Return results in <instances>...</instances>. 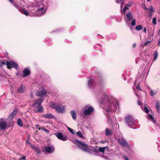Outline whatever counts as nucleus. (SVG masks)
<instances>
[{
	"instance_id": "1",
	"label": "nucleus",
	"mask_w": 160,
	"mask_h": 160,
	"mask_svg": "<svg viewBox=\"0 0 160 160\" xmlns=\"http://www.w3.org/2000/svg\"><path fill=\"white\" fill-rule=\"evenodd\" d=\"M104 98H103L101 102L102 103L106 102L108 107H106L105 109L108 113L109 112L116 111L118 107L117 101L114 100V99L107 94L104 95Z\"/></svg>"
},
{
	"instance_id": "2",
	"label": "nucleus",
	"mask_w": 160,
	"mask_h": 160,
	"mask_svg": "<svg viewBox=\"0 0 160 160\" xmlns=\"http://www.w3.org/2000/svg\"><path fill=\"white\" fill-rule=\"evenodd\" d=\"M73 142L77 145V147L83 151L87 152L90 153H92V147H89L85 143L77 139L75 140Z\"/></svg>"
},
{
	"instance_id": "3",
	"label": "nucleus",
	"mask_w": 160,
	"mask_h": 160,
	"mask_svg": "<svg viewBox=\"0 0 160 160\" xmlns=\"http://www.w3.org/2000/svg\"><path fill=\"white\" fill-rule=\"evenodd\" d=\"M125 121L126 124L127 126L131 128L135 124V120L131 116L128 115L125 117Z\"/></svg>"
},
{
	"instance_id": "4",
	"label": "nucleus",
	"mask_w": 160,
	"mask_h": 160,
	"mask_svg": "<svg viewBox=\"0 0 160 160\" xmlns=\"http://www.w3.org/2000/svg\"><path fill=\"white\" fill-rule=\"evenodd\" d=\"M6 65L8 67V68L10 69L11 67H13L17 70L18 69V64L15 62H9L7 61L6 62Z\"/></svg>"
},
{
	"instance_id": "5",
	"label": "nucleus",
	"mask_w": 160,
	"mask_h": 160,
	"mask_svg": "<svg viewBox=\"0 0 160 160\" xmlns=\"http://www.w3.org/2000/svg\"><path fill=\"white\" fill-rule=\"evenodd\" d=\"M85 110L83 113L85 115H89L93 112V108L92 107H89L88 105L86 106L84 108Z\"/></svg>"
},
{
	"instance_id": "6",
	"label": "nucleus",
	"mask_w": 160,
	"mask_h": 160,
	"mask_svg": "<svg viewBox=\"0 0 160 160\" xmlns=\"http://www.w3.org/2000/svg\"><path fill=\"white\" fill-rule=\"evenodd\" d=\"M54 134L59 139L63 141H66L68 139V137L66 135L63 136L61 132H56Z\"/></svg>"
},
{
	"instance_id": "7",
	"label": "nucleus",
	"mask_w": 160,
	"mask_h": 160,
	"mask_svg": "<svg viewBox=\"0 0 160 160\" xmlns=\"http://www.w3.org/2000/svg\"><path fill=\"white\" fill-rule=\"evenodd\" d=\"M44 150L49 153H52L54 152V148L52 146L49 144L45 147Z\"/></svg>"
},
{
	"instance_id": "8",
	"label": "nucleus",
	"mask_w": 160,
	"mask_h": 160,
	"mask_svg": "<svg viewBox=\"0 0 160 160\" xmlns=\"http://www.w3.org/2000/svg\"><path fill=\"white\" fill-rule=\"evenodd\" d=\"M118 142L122 146L126 147H128L129 145L126 141L123 138H119L118 139Z\"/></svg>"
},
{
	"instance_id": "9",
	"label": "nucleus",
	"mask_w": 160,
	"mask_h": 160,
	"mask_svg": "<svg viewBox=\"0 0 160 160\" xmlns=\"http://www.w3.org/2000/svg\"><path fill=\"white\" fill-rule=\"evenodd\" d=\"M43 99L39 98L37 99L35 101L34 103L32 104V106L35 108L38 107L41 105L42 102H43Z\"/></svg>"
},
{
	"instance_id": "10",
	"label": "nucleus",
	"mask_w": 160,
	"mask_h": 160,
	"mask_svg": "<svg viewBox=\"0 0 160 160\" xmlns=\"http://www.w3.org/2000/svg\"><path fill=\"white\" fill-rule=\"evenodd\" d=\"M65 110V107L63 105L58 104L56 108V112L58 113L64 112Z\"/></svg>"
},
{
	"instance_id": "11",
	"label": "nucleus",
	"mask_w": 160,
	"mask_h": 160,
	"mask_svg": "<svg viewBox=\"0 0 160 160\" xmlns=\"http://www.w3.org/2000/svg\"><path fill=\"white\" fill-rule=\"evenodd\" d=\"M47 91L45 90L38 91L36 92V95L38 97H43L45 96Z\"/></svg>"
},
{
	"instance_id": "12",
	"label": "nucleus",
	"mask_w": 160,
	"mask_h": 160,
	"mask_svg": "<svg viewBox=\"0 0 160 160\" xmlns=\"http://www.w3.org/2000/svg\"><path fill=\"white\" fill-rule=\"evenodd\" d=\"M7 127V123L3 119H0V128L2 130H4Z\"/></svg>"
},
{
	"instance_id": "13",
	"label": "nucleus",
	"mask_w": 160,
	"mask_h": 160,
	"mask_svg": "<svg viewBox=\"0 0 160 160\" xmlns=\"http://www.w3.org/2000/svg\"><path fill=\"white\" fill-rule=\"evenodd\" d=\"M42 116L45 118L48 119L53 118H54V116L52 114L50 113H47L46 114H42Z\"/></svg>"
},
{
	"instance_id": "14",
	"label": "nucleus",
	"mask_w": 160,
	"mask_h": 160,
	"mask_svg": "<svg viewBox=\"0 0 160 160\" xmlns=\"http://www.w3.org/2000/svg\"><path fill=\"white\" fill-rule=\"evenodd\" d=\"M46 11V9H44L43 7L41 8L38 10V12L39 13L37 16L38 17L41 16Z\"/></svg>"
},
{
	"instance_id": "15",
	"label": "nucleus",
	"mask_w": 160,
	"mask_h": 160,
	"mask_svg": "<svg viewBox=\"0 0 160 160\" xmlns=\"http://www.w3.org/2000/svg\"><path fill=\"white\" fill-rule=\"evenodd\" d=\"M30 71L29 69L28 68H25L23 71L22 77H26L28 75H30Z\"/></svg>"
},
{
	"instance_id": "16",
	"label": "nucleus",
	"mask_w": 160,
	"mask_h": 160,
	"mask_svg": "<svg viewBox=\"0 0 160 160\" xmlns=\"http://www.w3.org/2000/svg\"><path fill=\"white\" fill-rule=\"evenodd\" d=\"M155 107L158 112L160 113V101H157L155 103Z\"/></svg>"
},
{
	"instance_id": "17",
	"label": "nucleus",
	"mask_w": 160,
	"mask_h": 160,
	"mask_svg": "<svg viewBox=\"0 0 160 160\" xmlns=\"http://www.w3.org/2000/svg\"><path fill=\"white\" fill-rule=\"evenodd\" d=\"M132 4V2H129V4H126L125 6L123 9V12L125 14L126 11V10L128 9L129 7H130Z\"/></svg>"
},
{
	"instance_id": "18",
	"label": "nucleus",
	"mask_w": 160,
	"mask_h": 160,
	"mask_svg": "<svg viewBox=\"0 0 160 160\" xmlns=\"http://www.w3.org/2000/svg\"><path fill=\"white\" fill-rule=\"evenodd\" d=\"M17 112V110H14L8 116V118L11 119H13L16 115Z\"/></svg>"
},
{
	"instance_id": "19",
	"label": "nucleus",
	"mask_w": 160,
	"mask_h": 160,
	"mask_svg": "<svg viewBox=\"0 0 160 160\" xmlns=\"http://www.w3.org/2000/svg\"><path fill=\"white\" fill-rule=\"evenodd\" d=\"M25 90V87L22 85H21V87L18 88V93H23L24 92Z\"/></svg>"
},
{
	"instance_id": "20",
	"label": "nucleus",
	"mask_w": 160,
	"mask_h": 160,
	"mask_svg": "<svg viewBox=\"0 0 160 160\" xmlns=\"http://www.w3.org/2000/svg\"><path fill=\"white\" fill-rule=\"evenodd\" d=\"M126 17L128 21H131L133 18V16L131 12H128L126 14Z\"/></svg>"
},
{
	"instance_id": "21",
	"label": "nucleus",
	"mask_w": 160,
	"mask_h": 160,
	"mask_svg": "<svg viewBox=\"0 0 160 160\" xmlns=\"http://www.w3.org/2000/svg\"><path fill=\"white\" fill-rule=\"evenodd\" d=\"M38 109L36 110L35 109H34L33 111L35 112H42L43 110V108L41 105L38 107Z\"/></svg>"
},
{
	"instance_id": "22",
	"label": "nucleus",
	"mask_w": 160,
	"mask_h": 160,
	"mask_svg": "<svg viewBox=\"0 0 160 160\" xmlns=\"http://www.w3.org/2000/svg\"><path fill=\"white\" fill-rule=\"evenodd\" d=\"M92 152H94L95 153V155L97 156H99L98 151V147H95L94 148L92 147Z\"/></svg>"
},
{
	"instance_id": "23",
	"label": "nucleus",
	"mask_w": 160,
	"mask_h": 160,
	"mask_svg": "<svg viewBox=\"0 0 160 160\" xmlns=\"http://www.w3.org/2000/svg\"><path fill=\"white\" fill-rule=\"evenodd\" d=\"M148 119L153 123L156 122V120L154 119L153 117L150 114H148Z\"/></svg>"
},
{
	"instance_id": "24",
	"label": "nucleus",
	"mask_w": 160,
	"mask_h": 160,
	"mask_svg": "<svg viewBox=\"0 0 160 160\" xmlns=\"http://www.w3.org/2000/svg\"><path fill=\"white\" fill-rule=\"evenodd\" d=\"M112 131L108 128H106L105 131V134L106 136H109L112 134Z\"/></svg>"
},
{
	"instance_id": "25",
	"label": "nucleus",
	"mask_w": 160,
	"mask_h": 160,
	"mask_svg": "<svg viewBox=\"0 0 160 160\" xmlns=\"http://www.w3.org/2000/svg\"><path fill=\"white\" fill-rule=\"evenodd\" d=\"M71 114L73 120H75L76 118V112L75 110H73L70 112Z\"/></svg>"
},
{
	"instance_id": "26",
	"label": "nucleus",
	"mask_w": 160,
	"mask_h": 160,
	"mask_svg": "<svg viewBox=\"0 0 160 160\" xmlns=\"http://www.w3.org/2000/svg\"><path fill=\"white\" fill-rule=\"evenodd\" d=\"M51 104L50 105V107L52 108L55 109H56V108H57L58 106V104H56L54 102H51Z\"/></svg>"
},
{
	"instance_id": "27",
	"label": "nucleus",
	"mask_w": 160,
	"mask_h": 160,
	"mask_svg": "<svg viewBox=\"0 0 160 160\" xmlns=\"http://www.w3.org/2000/svg\"><path fill=\"white\" fill-rule=\"evenodd\" d=\"M19 11H21L22 14H25L26 16H27L28 15V12L25 10V9L24 8H21V9Z\"/></svg>"
},
{
	"instance_id": "28",
	"label": "nucleus",
	"mask_w": 160,
	"mask_h": 160,
	"mask_svg": "<svg viewBox=\"0 0 160 160\" xmlns=\"http://www.w3.org/2000/svg\"><path fill=\"white\" fill-rule=\"evenodd\" d=\"M94 81L92 79L89 80L88 82V86L89 87H91L93 84Z\"/></svg>"
},
{
	"instance_id": "29",
	"label": "nucleus",
	"mask_w": 160,
	"mask_h": 160,
	"mask_svg": "<svg viewBox=\"0 0 160 160\" xmlns=\"http://www.w3.org/2000/svg\"><path fill=\"white\" fill-rule=\"evenodd\" d=\"M77 135L82 138H84V137L83 135L81 132L79 131L76 133Z\"/></svg>"
},
{
	"instance_id": "30",
	"label": "nucleus",
	"mask_w": 160,
	"mask_h": 160,
	"mask_svg": "<svg viewBox=\"0 0 160 160\" xmlns=\"http://www.w3.org/2000/svg\"><path fill=\"white\" fill-rule=\"evenodd\" d=\"M106 148V147H100L98 149V152H100L102 153H104L105 152V149Z\"/></svg>"
},
{
	"instance_id": "31",
	"label": "nucleus",
	"mask_w": 160,
	"mask_h": 160,
	"mask_svg": "<svg viewBox=\"0 0 160 160\" xmlns=\"http://www.w3.org/2000/svg\"><path fill=\"white\" fill-rule=\"evenodd\" d=\"M17 123L18 125L20 127L23 126V123L22 120L20 119H18L17 120Z\"/></svg>"
},
{
	"instance_id": "32",
	"label": "nucleus",
	"mask_w": 160,
	"mask_h": 160,
	"mask_svg": "<svg viewBox=\"0 0 160 160\" xmlns=\"http://www.w3.org/2000/svg\"><path fill=\"white\" fill-rule=\"evenodd\" d=\"M150 12L152 13V12H154L155 11L154 8L152 6H151L149 9L148 10Z\"/></svg>"
},
{
	"instance_id": "33",
	"label": "nucleus",
	"mask_w": 160,
	"mask_h": 160,
	"mask_svg": "<svg viewBox=\"0 0 160 160\" xmlns=\"http://www.w3.org/2000/svg\"><path fill=\"white\" fill-rule=\"evenodd\" d=\"M142 29V27L141 25H139L138 26H137L135 27V29L138 31H139Z\"/></svg>"
},
{
	"instance_id": "34",
	"label": "nucleus",
	"mask_w": 160,
	"mask_h": 160,
	"mask_svg": "<svg viewBox=\"0 0 160 160\" xmlns=\"http://www.w3.org/2000/svg\"><path fill=\"white\" fill-rule=\"evenodd\" d=\"M34 149H35L37 154H40L41 153L40 150L38 148L34 147Z\"/></svg>"
},
{
	"instance_id": "35",
	"label": "nucleus",
	"mask_w": 160,
	"mask_h": 160,
	"mask_svg": "<svg viewBox=\"0 0 160 160\" xmlns=\"http://www.w3.org/2000/svg\"><path fill=\"white\" fill-rule=\"evenodd\" d=\"M12 3L13 4V6L18 10V11L21 9V8L18 6L15 3L13 2H12Z\"/></svg>"
},
{
	"instance_id": "36",
	"label": "nucleus",
	"mask_w": 160,
	"mask_h": 160,
	"mask_svg": "<svg viewBox=\"0 0 160 160\" xmlns=\"http://www.w3.org/2000/svg\"><path fill=\"white\" fill-rule=\"evenodd\" d=\"M158 56V52L156 51L153 54V60L155 61L157 59Z\"/></svg>"
},
{
	"instance_id": "37",
	"label": "nucleus",
	"mask_w": 160,
	"mask_h": 160,
	"mask_svg": "<svg viewBox=\"0 0 160 160\" xmlns=\"http://www.w3.org/2000/svg\"><path fill=\"white\" fill-rule=\"evenodd\" d=\"M157 91H153L152 90H151L150 91V93L151 96H153L155 95L157 93Z\"/></svg>"
},
{
	"instance_id": "38",
	"label": "nucleus",
	"mask_w": 160,
	"mask_h": 160,
	"mask_svg": "<svg viewBox=\"0 0 160 160\" xmlns=\"http://www.w3.org/2000/svg\"><path fill=\"white\" fill-rule=\"evenodd\" d=\"M68 129L71 133L73 134H75V132L74 130L68 127Z\"/></svg>"
},
{
	"instance_id": "39",
	"label": "nucleus",
	"mask_w": 160,
	"mask_h": 160,
	"mask_svg": "<svg viewBox=\"0 0 160 160\" xmlns=\"http://www.w3.org/2000/svg\"><path fill=\"white\" fill-rule=\"evenodd\" d=\"M157 19L156 18H153L152 19V22L154 25H156L157 24L156 22Z\"/></svg>"
},
{
	"instance_id": "40",
	"label": "nucleus",
	"mask_w": 160,
	"mask_h": 160,
	"mask_svg": "<svg viewBox=\"0 0 160 160\" xmlns=\"http://www.w3.org/2000/svg\"><path fill=\"white\" fill-rule=\"evenodd\" d=\"M131 24L132 26H134L136 24V20L135 19H132V22Z\"/></svg>"
},
{
	"instance_id": "41",
	"label": "nucleus",
	"mask_w": 160,
	"mask_h": 160,
	"mask_svg": "<svg viewBox=\"0 0 160 160\" xmlns=\"http://www.w3.org/2000/svg\"><path fill=\"white\" fill-rule=\"evenodd\" d=\"M142 110L146 113H148L149 112L148 109L147 107H144V108Z\"/></svg>"
},
{
	"instance_id": "42",
	"label": "nucleus",
	"mask_w": 160,
	"mask_h": 160,
	"mask_svg": "<svg viewBox=\"0 0 160 160\" xmlns=\"http://www.w3.org/2000/svg\"><path fill=\"white\" fill-rule=\"evenodd\" d=\"M136 88L138 90L142 91V89L140 86V84L139 83H138V85L137 86Z\"/></svg>"
},
{
	"instance_id": "43",
	"label": "nucleus",
	"mask_w": 160,
	"mask_h": 160,
	"mask_svg": "<svg viewBox=\"0 0 160 160\" xmlns=\"http://www.w3.org/2000/svg\"><path fill=\"white\" fill-rule=\"evenodd\" d=\"M38 129L39 130H40V129H42V130L43 131H44L46 132H48V130L47 129L44 128V127H42L41 128H38Z\"/></svg>"
},
{
	"instance_id": "44",
	"label": "nucleus",
	"mask_w": 160,
	"mask_h": 160,
	"mask_svg": "<svg viewBox=\"0 0 160 160\" xmlns=\"http://www.w3.org/2000/svg\"><path fill=\"white\" fill-rule=\"evenodd\" d=\"M150 42L149 41H147V42H145L144 43V44H142L141 45V46H142L143 45V47H144V46H146Z\"/></svg>"
},
{
	"instance_id": "45",
	"label": "nucleus",
	"mask_w": 160,
	"mask_h": 160,
	"mask_svg": "<svg viewBox=\"0 0 160 160\" xmlns=\"http://www.w3.org/2000/svg\"><path fill=\"white\" fill-rule=\"evenodd\" d=\"M101 157L106 159H108V157L107 156H106L103 155L101 156Z\"/></svg>"
},
{
	"instance_id": "46",
	"label": "nucleus",
	"mask_w": 160,
	"mask_h": 160,
	"mask_svg": "<svg viewBox=\"0 0 160 160\" xmlns=\"http://www.w3.org/2000/svg\"><path fill=\"white\" fill-rule=\"evenodd\" d=\"M144 9L146 10H148V8L146 7V5L144 4Z\"/></svg>"
},
{
	"instance_id": "47",
	"label": "nucleus",
	"mask_w": 160,
	"mask_h": 160,
	"mask_svg": "<svg viewBox=\"0 0 160 160\" xmlns=\"http://www.w3.org/2000/svg\"><path fill=\"white\" fill-rule=\"evenodd\" d=\"M143 32L145 33H146V28L145 27L144 28Z\"/></svg>"
},
{
	"instance_id": "48",
	"label": "nucleus",
	"mask_w": 160,
	"mask_h": 160,
	"mask_svg": "<svg viewBox=\"0 0 160 160\" xmlns=\"http://www.w3.org/2000/svg\"><path fill=\"white\" fill-rule=\"evenodd\" d=\"M138 104L139 105H142V104H141L140 102V100L139 99L138 100Z\"/></svg>"
},
{
	"instance_id": "49",
	"label": "nucleus",
	"mask_w": 160,
	"mask_h": 160,
	"mask_svg": "<svg viewBox=\"0 0 160 160\" xmlns=\"http://www.w3.org/2000/svg\"><path fill=\"white\" fill-rule=\"evenodd\" d=\"M158 45L159 46H160V38H159V40H158Z\"/></svg>"
},
{
	"instance_id": "50",
	"label": "nucleus",
	"mask_w": 160,
	"mask_h": 160,
	"mask_svg": "<svg viewBox=\"0 0 160 160\" xmlns=\"http://www.w3.org/2000/svg\"><path fill=\"white\" fill-rule=\"evenodd\" d=\"M124 158L125 159V160H129L128 157L127 156H124Z\"/></svg>"
},
{
	"instance_id": "51",
	"label": "nucleus",
	"mask_w": 160,
	"mask_h": 160,
	"mask_svg": "<svg viewBox=\"0 0 160 160\" xmlns=\"http://www.w3.org/2000/svg\"><path fill=\"white\" fill-rule=\"evenodd\" d=\"M123 3H124L123 2H122V3H121V9L122 8V5L123 4Z\"/></svg>"
},
{
	"instance_id": "52",
	"label": "nucleus",
	"mask_w": 160,
	"mask_h": 160,
	"mask_svg": "<svg viewBox=\"0 0 160 160\" xmlns=\"http://www.w3.org/2000/svg\"><path fill=\"white\" fill-rule=\"evenodd\" d=\"M152 16V13L151 12H150L148 15V17L149 18L150 17Z\"/></svg>"
},
{
	"instance_id": "53",
	"label": "nucleus",
	"mask_w": 160,
	"mask_h": 160,
	"mask_svg": "<svg viewBox=\"0 0 160 160\" xmlns=\"http://www.w3.org/2000/svg\"><path fill=\"white\" fill-rule=\"evenodd\" d=\"M136 46V44L135 43H134L133 45V48L135 47Z\"/></svg>"
},
{
	"instance_id": "54",
	"label": "nucleus",
	"mask_w": 160,
	"mask_h": 160,
	"mask_svg": "<svg viewBox=\"0 0 160 160\" xmlns=\"http://www.w3.org/2000/svg\"><path fill=\"white\" fill-rule=\"evenodd\" d=\"M158 151L160 152V146L158 147Z\"/></svg>"
},
{
	"instance_id": "55",
	"label": "nucleus",
	"mask_w": 160,
	"mask_h": 160,
	"mask_svg": "<svg viewBox=\"0 0 160 160\" xmlns=\"http://www.w3.org/2000/svg\"><path fill=\"white\" fill-rule=\"evenodd\" d=\"M39 126V125L38 124H37L36 125V127L38 128V127Z\"/></svg>"
},
{
	"instance_id": "56",
	"label": "nucleus",
	"mask_w": 160,
	"mask_h": 160,
	"mask_svg": "<svg viewBox=\"0 0 160 160\" xmlns=\"http://www.w3.org/2000/svg\"><path fill=\"white\" fill-rule=\"evenodd\" d=\"M11 3H12V0H8Z\"/></svg>"
},
{
	"instance_id": "57",
	"label": "nucleus",
	"mask_w": 160,
	"mask_h": 160,
	"mask_svg": "<svg viewBox=\"0 0 160 160\" xmlns=\"http://www.w3.org/2000/svg\"><path fill=\"white\" fill-rule=\"evenodd\" d=\"M2 64L3 65H5V63L4 62H3L2 63Z\"/></svg>"
},
{
	"instance_id": "58",
	"label": "nucleus",
	"mask_w": 160,
	"mask_h": 160,
	"mask_svg": "<svg viewBox=\"0 0 160 160\" xmlns=\"http://www.w3.org/2000/svg\"><path fill=\"white\" fill-rule=\"evenodd\" d=\"M31 147L33 148V149H34V147H35L34 146H31Z\"/></svg>"
},
{
	"instance_id": "59",
	"label": "nucleus",
	"mask_w": 160,
	"mask_h": 160,
	"mask_svg": "<svg viewBox=\"0 0 160 160\" xmlns=\"http://www.w3.org/2000/svg\"><path fill=\"white\" fill-rule=\"evenodd\" d=\"M136 83V81H135V82H134V84H135Z\"/></svg>"
},
{
	"instance_id": "60",
	"label": "nucleus",
	"mask_w": 160,
	"mask_h": 160,
	"mask_svg": "<svg viewBox=\"0 0 160 160\" xmlns=\"http://www.w3.org/2000/svg\"><path fill=\"white\" fill-rule=\"evenodd\" d=\"M135 95H136V96H138V95L136 93H135Z\"/></svg>"
},
{
	"instance_id": "61",
	"label": "nucleus",
	"mask_w": 160,
	"mask_h": 160,
	"mask_svg": "<svg viewBox=\"0 0 160 160\" xmlns=\"http://www.w3.org/2000/svg\"><path fill=\"white\" fill-rule=\"evenodd\" d=\"M147 1L148 2H149L151 1V0H147Z\"/></svg>"
},
{
	"instance_id": "62",
	"label": "nucleus",
	"mask_w": 160,
	"mask_h": 160,
	"mask_svg": "<svg viewBox=\"0 0 160 160\" xmlns=\"http://www.w3.org/2000/svg\"><path fill=\"white\" fill-rule=\"evenodd\" d=\"M19 74V73H18L17 74V75H18Z\"/></svg>"
},
{
	"instance_id": "63",
	"label": "nucleus",
	"mask_w": 160,
	"mask_h": 160,
	"mask_svg": "<svg viewBox=\"0 0 160 160\" xmlns=\"http://www.w3.org/2000/svg\"><path fill=\"white\" fill-rule=\"evenodd\" d=\"M158 31H159V32H160V29Z\"/></svg>"
}]
</instances>
